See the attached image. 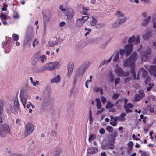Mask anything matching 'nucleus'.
Instances as JSON below:
<instances>
[{
    "label": "nucleus",
    "mask_w": 156,
    "mask_h": 156,
    "mask_svg": "<svg viewBox=\"0 0 156 156\" xmlns=\"http://www.w3.org/2000/svg\"><path fill=\"white\" fill-rule=\"evenodd\" d=\"M36 72L37 73L42 72L45 71L43 68V66H41L40 68L37 67L36 68Z\"/></svg>",
    "instance_id": "e433bc0d"
},
{
    "label": "nucleus",
    "mask_w": 156,
    "mask_h": 156,
    "mask_svg": "<svg viewBox=\"0 0 156 156\" xmlns=\"http://www.w3.org/2000/svg\"><path fill=\"white\" fill-rule=\"evenodd\" d=\"M92 20L91 21L90 24L92 26H94L96 25L97 23V20L95 17L93 16H92Z\"/></svg>",
    "instance_id": "c9c22d12"
},
{
    "label": "nucleus",
    "mask_w": 156,
    "mask_h": 156,
    "mask_svg": "<svg viewBox=\"0 0 156 156\" xmlns=\"http://www.w3.org/2000/svg\"><path fill=\"white\" fill-rule=\"evenodd\" d=\"M121 23L119 21V22H116L113 23L112 26L113 27H119Z\"/></svg>",
    "instance_id": "a18cd8bd"
},
{
    "label": "nucleus",
    "mask_w": 156,
    "mask_h": 156,
    "mask_svg": "<svg viewBox=\"0 0 156 156\" xmlns=\"http://www.w3.org/2000/svg\"><path fill=\"white\" fill-rule=\"evenodd\" d=\"M33 38L32 35H28L27 36V43L30 45L31 44V40Z\"/></svg>",
    "instance_id": "c85d7f7f"
},
{
    "label": "nucleus",
    "mask_w": 156,
    "mask_h": 156,
    "mask_svg": "<svg viewBox=\"0 0 156 156\" xmlns=\"http://www.w3.org/2000/svg\"><path fill=\"white\" fill-rule=\"evenodd\" d=\"M154 84H149V87H147V91H150L151 88L152 87Z\"/></svg>",
    "instance_id": "bf43d9fd"
},
{
    "label": "nucleus",
    "mask_w": 156,
    "mask_h": 156,
    "mask_svg": "<svg viewBox=\"0 0 156 156\" xmlns=\"http://www.w3.org/2000/svg\"><path fill=\"white\" fill-rule=\"evenodd\" d=\"M150 72L153 74L154 76H156V67L154 66H151L149 69Z\"/></svg>",
    "instance_id": "aec40b11"
},
{
    "label": "nucleus",
    "mask_w": 156,
    "mask_h": 156,
    "mask_svg": "<svg viewBox=\"0 0 156 156\" xmlns=\"http://www.w3.org/2000/svg\"><path fill=\"white\" fill-rule=\"evenodd\" d=\"M106 129L109 132H111L113 131V128L112 127L110 126H108L106 128Z\"/></svg>",
    "instance_id": "603ef678"
},
{
    "label": "nucleus",
    "mask_w": 156,
    "mask_h": 156,
    "mask_svg": "<svg viewBox=\"0 0 156 156\" xmlns=\"http://www.w3.org/2000/svg\"><path fill=\"white\" fill-rule=\"evenodd\" d=\"M138 93V94H139L142 98L144 96L145 94L144 91L143 90H140L139 91Z\"/></svg>",
    "instance_id": "8fccbe9b"
},
{
    "label": "nucleus",
    "mask_w": 156,
    "mask_h": 156,
    "mask_svg": "<svg viewBox=\"0 0 156 156\" xmlns=\"http://www.w3.org/2000/svg\"><path fill=\"white\" fill-rule=\"evenodd\" d=\"M133 143L132 141L129 142L128 144V146L129 148L128 152H130L133 148Z\"/></svg>",
    "instance_id": "7c9ffc66"
},
{
    "label": "nucleus",
    "mask_w": 156,
    "mask_h": 156,
    "mask_svg": "<svg viewBox=\"0 0 156 156\" xmlns=\"http://www.w3.org/2000/svg\"><path fill=\"white\" fill-rule=\"evenodd\" d=\"M83 25L82 21L80 18H78L76 20V26L79 27H82Z\"/></svg>",
    "instance_id": "bb28decb"
},
{
    "label": "nucleus",
    "mask_w": 156,
    "mask_h": 156,
    "mask_svg": "<svg viewBox=\"0 0 156 156\" xmlns=\"http://www.w3.org/2000/svg\"><path fill=\"white\" fill-rule=\"evenodd\" d=\"M131 79V78L130 77H128L126 78H125L124 79V81L126 83H127V82L130 81Z\"/></svg>",
    "instance_id": "680f3d73"
},
{
    "label": "nucleus",
    "mask_w": 156,
    "mask_h": 156,
    "mask_svg": "<svg viewBox=\"0 0 156 156\" xmlns=\"http://www.w3.org/2000/svg\"><path fill=\"white\" fill-rule=\"evenodd\" d=\"M96 138V135L94 134H91L90 135L88 139V140L90 142H91L92 140Z\"/></svg>",
    "instance_id": "4c0bfd02"
},
{
    "label": "nucleus",
    "mask_w": 156,
    "mask_h": 156,
    "mask_svg": "<svg viewBox=\"0 0 156 156\" xmlns=\"http://www.w3.org/2000/svg\"><path fill=\"white\" fill-rule=\"evenodd\" d=\"M111 121L110 124L113 126H115L117 124V121L118 120L117 117H114L112 116H110Z\"/></svg>",
    "instance_id": "f3484780"
},
{
    "label": "nucleus",
    "mask_w": 156,
    "mask_h": 156,
    "mask_svg": "<svg viewBox=\"0 0 156 156\" xmlns=\"http://www.w3.org/2000/svg\"><path fill=\"white\" fill-rule=\"evenodd\" d=\"M55 40L53 41H50L49 42L48 45L49 46L52 47L55 46L58 44V41L57 39L55 38Z\"/></svg>",
    "instance_id": "a878e982"
},
{
    "label": "nucleus",
    "mask_w": 156,
    "mask_h": 156,
    "mask_svg": "<svg viewBox=\"0 0 156 156\" xmlns=\"http://www.w3.org/2000/svg\"><path fill=\"white\" fill-rule=\"evenodd\" d=\"M126 19L125 16L118 18L119 21L121 23L124 22L126 20Z\"/></svg>",
    "instance_id": "f704fd0d"
},
{
    "label": "nucleus",
    "mask_w": 156,
    "mask_h": 156,
    "mask_svg": "<svg viewBox=\"0 0 156 156\" xmlns=\"http://www.w3.org/2000/svg\"><path fill=\"white\" fill-rule=\"evenodd\" d=\"M152 21L153 23V27L155 28V32L156 33V13L153 14L152 16Z\"/></svg>",
    "instance_id": "a211bd4d"
},
{
    "label": "nucleus",
    "mask_w": 156,
    "mask_h": 156,
    "mask_svg": "<svg viewBox=\"0 0 156 156\" xmlns=\"http://www.w3.org/2000/svg\"><path fill=\"white\" fill-rule=\"evenodd\" d=\"M98 148L95 147H91L87 149V153L90 154H96L98 152Z\"/></svg>",
    "instance_id": "ddd939ff"
},
{
    "label": "nucleus",
    "mask_w": 156,
    "mask_h": 156,
    "mask_svg": "<svg viewBox=\"0 0 156 156\" xmlns=\"http://www.w3.org/2000/svg\"><path fill=\"white\" fill-rule=\"evenodd\" d=\"M112 56L108 60H105L103 61L101 63L100 65L102 66L105 64H108L109 62L111 61Z\"/></svg>",
    "instance_id": "473e14b6"
},
{
    "label": "nucleus",
    "mask_w": 156,
    "mask_h": 156,
    "mask_svg": "<svg viewBox=\"0 0 156 156\" xmlns=\"http://www.w3.org/2000/svg\"><path fill=\"white\" fill-rule=\"evenodd\" d=\"M107 44L108 43L107 42H105L101 45L100 48H101L102 49H105Z\"/></svg>",
    "instance_id": "864d4df0"
},
{
    "label": "nucleus",
    "mask_w": 156,
    "mask_h": 156,
    "mask_svg": "<svg viewBox=\"0 0 156 156\" xmlns=\"http://www.w3.org/2000/svg\"><path fill=\"white\" fill-rule=\"evenodd\" d=\"M114 106V105L113 104L110 102H108L107 104L106 108L107 109H108L113 107Z\"/></svg>",
    "instance_id": "79ce46f5"
},
{
    "label": "nucleus",
    "mask_w": 156,
    "mask_h": 156,
    "mask_svg": "<svg viewBox=\"0 0 156 156\" xmlns=\"http://www.w3.org/2000/svg\"><path fill=\"white\" fill-rule=\"evenodd\" d=\"M151 53V50H150L148 51H142L141 54V57L142 60L146 61L147 60L148 56Z\"/></svg>",
    "instance_id": "9d476101"
},
{
    "label": "nucleus",
    "mask_w": 156,
    "mask_h": 156,
    "mask_svg": "<svg viewBox=\"0 0 156 156\" xmlns=\"http://www.w3.org/2000/svg\"><path fill=\"white\" fill-rule=\"evenodd\" d=\"M89 18V17L87 16H82V18H80L81 20L82 21L83 23V24L86 20H87Z\"/></svg>",
    "instance_id": "c03bdc74"
},
{
    "label": "nucleus",
    "mask_w": 156,
    "mask_h": 156,
    "mask_svg": "<svg viewBox=\"0 0 156 156\" xmlns=\"http://www.w3.org/2000/svg\"><path fill=\"white\" fill-rule=\"evenodd\" d=\"M148 67L146 66H144L143 67L141 68L139 70L138 73L136 75L135 71V68L133 67L131 68L130 71L132 74V77L134 80H138L139 79V73L142 74L144 77H146L148 74Z\"/></svg>",
    "instance_id": "f257e3e1"
},
{
    "label": "nucleus",
    "mask_w": 156,
    "mask_h": 156,
    "mask_svg": "<svg viewBox=\"0 0 156 156\" xmlns=\"http://www.w3.org/2000/svg\"><path fill=\"white\" fill-rule=\"evenodd\" d=\"M43 66L45 71L46 70L52 71L58 68L60 66L58 62H55L48 63Z\"/></svg>",
    "instance_id": "7ed1b4c3"
},
{
    "label": "nucleus",
    "mask_w": 156,
    "mask_h": 156,
    "mask_svg": "<svg viewBox=\"0 0 156 156\" xmlns=\"http://www.w3.org/2000/svg\"><path fill=\"white\" fill-rule=\"evenodd\" d=\"M61 80V76L59 75H57L53 79H51V82L52 83H58Z\"/></svg>",
    "instance_id": "dca6fc26"
},
{
    "label": "nucleus",
    "mask_w": 156,
    "mask_h": 156,
    "mask_svg": "<svg viewBox=\"0 0 156 156\" xmlns=\"http://www.w3.org/2000/svg\"><path fill=\"white\" fill-rule=\"evenodd\" d=\"M120 80V78L119 77L116 78L115 80V85L119 83Z\"/></svg>",
    "instance_id": "6e6d98bb"
},
{
    "label": "nucleus",
    "mask_w": 156,
    "mask_h": 156,
    "mask_svg": "<svg viewBox=\"0 0 156 156\" xmlns=\"http://www.w3.org/2000/svg\"><path fill=\"white\" fill-rule=\"evenodd\" d=\"M16 123L18 125H20L21 124V122L19 119H18L16 120Z\"/></svg>",
    "instance_id": "774afa93"
},
{
    "label": "nucleus",
    "mask_w": 156,
    "mask_h": 156,
    "mask_svg": "<svg viewBox=\"0 0 156 156\" xmlns=\"http://www.w3.org/2000/svg\"><path fill=\"white\" fill-rule=\"evenodd\" d=\"M101 99L102 103L103 104H105L106 103L107 99L104 96H101Z\"/></svg>",
    "instance_id": "09e8293b"
},
{
    "label": "nucleus",
    "mask_w": 156,
    "mask_h": 156,
    "mask_svg": "<svg viewBox=\"0 0 156 156\" xmlns=\"http://www.w3.org/2000/svg\"><path fill=\"white\" fill-rule=\"evenodd\" d=\"M119 54L117 53L114 56L113 58V60L114 62H115L118 61L119 58Z\"/></svg>",
    "instance_id": "2f4dec72"
},
{
    "label": "nucleus",
    "mask_w": 156,
    "mask_h": 156,
    "mask_svg": "<svg viewBox=\"0 0 156 156\" xmlns=\"http://www.w3.org/2000/svg\"><path fill=\"white\" fill-rule=\"evenodd\" d=\"M5 133L10 134L9 126L5 124L0 125V135L4 136Z\"/></svg>",
    "instance_id": "39448f33"
},
{
    "label": "nucleus",
    "mask_w": 156,
    "mask_h": 156,
    "mask_svg": "<svg viewBox=\"0 0 156 156\" xmlns=\"http://www.w3.org/2000/svg\"><path fill=\"white\" fill-rule=\"evenodd\" d=\"M142 98L140 96L139 94H136L134 95V99L132 100V102H137L140 101Z\"/></svg>",
    "instance_id": "393cba45"
},
{
    "label": "nucleus",
    "mask_w": 156,
    "mask_h": 156,
    "mask_svg": "<svg viewBox=\"0 0 156 156\" xmlns=\"http://www.w3.org/2000/svg\"><path fill=\"white\" fill-rule=\"evenodd\" d=\"M89 118L90 123H91L93 120V119L92 117V112L91 110H90L89 111Z\"/></svg>",
    "instance_id": "de8ad7c7"
},
{
    "label": "nucleus",
    "mask_w": 156,
    "mask_h": 156,
    "mask_svg": "<svg viewBox=\"0 0 156 156\" xmlns=\"http://www.w3.org/2000/svg\"><path fill=\"white\" fill-rule=\"evenodd\" d=\"M3 105L4 104L3 101L1 100H0V115L2 114L3 111Z\"/></svg>",
    "instance_id": "72a5a7b5"
},
{
    "label": "nucleus",
    "mask_w": 156,
    "mask_h": 156,
    "mask_svg": "<svg viewBox=\"0 0 156 156\" xmlns=\"http://www.w3.org/2000/svg\"><path fill=\"white\" fill-rule=\"evenodd\" d=\"M66 24V23L65 22L62 21L60 23L59 25L61 27H62L65 26Z\"/></svg>",
    "instance_id": "69168bd1"
},
{
    "label": "nucleus",
    "mask_w": 156,
    "mask_h": 156,
    "mask_svg": "<svg viewBox=\"0 0 156 156\" xmlns=\"http://www.w3.org/2000/svg\"><path fill=\"white\" fill-rule=\"evenodd\" d=\"M114 72L116 75L119 76L126 77L129 76L130 74L129 71L124 72L118 64L116 65L115 68L114 69Z\"/></svg>",
    "instance_id": "f03ea898"
},
{
    "label": "nucleus",
    "mask_w": 156,
    "mask_h": 156,
    "mask_svg": "<svg viewBox=\"0 0 156 156\" xmlns=\"http://www.w3.org/2000/svg\"><path fill=\"white\" fill-rule=\"evenodd\" d=\"M19 15L17 12L14 13L13 16V18L16 19H18L19 18Z\"/></svg>",
    "instance_id": "4d7b16f0"
},
{
    "label": "nucleus",
    "mask_w": 156,
    "mask_h": 156,
    "mask_svg": "<svg viewBox=\"0 0 156 156\" xmlns=\"http://www.w3.org/2000/svg\"><path fill=\"white\" fill-rule=\"evenodd\" d=\"M151 80L150 79L149 77H147L145 80V83L146 84H147L148 83H149Z\"/></svg>",
    "instance_id": "e2e57ef3"
},
{
    "label": "nucleus",
    "mask_w": 156,
    "mask_h": 156,
    "mask_svg": "<svg viewBox=\"0 0 156 156\" xmlns=\"http://www.w3.org/2000/svg\"><path fill=\"white\" fill-rule=\"evenodd\" d=\"M19 35L17 34L14 33L12 35V38L15 41H17L19 39Z\"/></svg>",
    "instance_id": "ea45409f"
},
{
    "label": "nucleus",
    "mask_w": 156,
    "mask_h": 156,
    "mask_svg": "<svg viewBox=\"0 0 156 156\" xmlns=\"http://www.w3.org/2000/svg\"><path fill=\"white\" fill-rule=\"evenodd\" d=\"M38 42L37 41L36 39H35L33 42V46L34 47L36 45H38Z\"/></svg>",
    "instance_id": "3c124183"
},
{
    "label": "nucleus",
    "mask_w": 156,
    "mask_h": 156,
    "mask_svg": "<svg viewBox=\"0 0 156 156\" xmlns=\"http://www.w3.org/2000/svg\"><path fill=\"white\" fill-rule=\"evenodd\" d=\"M32 84L34 86H36V85H40V82L39 81L36 80L35 82H33Z\"/></svg>",
    "instance_id": "052dcab7"
},
{
    "label": "nucleus",
    "mask_w": 156,
    "mask_h": 156,
    "mask_svg": "<svg viewBox=\"0 0 156 156\" xmlns=\"http://www.w3.org/2000/svg\"><path fill=\"white\" fill-rule=\"evenodd\" d=\"M30 61H31L32 64L33 66H35L36 63V61H35V60H34L33 59H31L30 60Z\"/></svg>",
    "instance_id": "338daca9"
},
{
    "label": "nucleus",
    "mask_w": 156,
    "mask_h": 156,
    "mask_svg": "<svg viewBox=\"0 0 156 156\" xmlns=\"http://www.w3.org/2000/svg\"><path fill=\"white\" fill-rule=\"evenodd\" d=\"M123 66L125 67H130L135 68L134 63L133 61L130 58L125 61L123 63Z\"/></svg>",
    "instance_id": "1a4fd4ad"
},
{
    "label": "nucleus",
    "mask_w": 156,
    "mask_h": 156,
    "mask_svg": "<svg viewBox=\"0 0 156 156\" xmlns=\"http://www.w3.org/2000/svg\"><path fill=\"white\" fill-rule=\"evenodd\" d=\"M119 94H114L112 97V99L113 100H115L118 98Z\"/></svg>",
    "instance_id": "49530a36"
},
{
    "label": "nucleus",
    "mask_w": 156,
    "mask_h": 156,
    "mask_svg": "<svg viewBox=\"0 0 156 156\" xmlns=\"http://www.w3.org/2000/svg\"><path fill=\"white\" fill-rule=\"evenodd\" d=\"M151 19V16H148L143 20L141 23V25L143 26L147 25L149 23Z\"/></svg>",
    "instance_id": "6ab92c4d"
},
{
    "label": "nucleus",
    "mask_w": 156,
    "mask_h": 156,
    "mask_svg": "<svg viewBox=\"0 0 156 156\" xmlns=\"http://www.w3.org/2000/svg\"><path fill=\"white\" fill-rule=\"evenodd\" d=\"M82 9L83 11V14L86 15H88L87 11L88 10V9L84 7H83Z\"/></svg>",
    "instance_id": "13d9d810"
},
{
    "label": "nucleus",
    "mask_w": 156,
    "mask_h": 156,
    "mask_svg": "<svg viewBox=\"0 0 156 156\" xmlns=\"http://www.w3.org/2000/svg\"><path fill=\"white\" fill-rule=\"evenodd\" d=\"M39 59L42 63H43L46 60L47 58L45 55H43L40 57Z\"/></svg>",
    "instance_id": "58836bf2"
},
{
    "label": "nucleus",
    "mask_w": 156,
    "mask_h": 156,
    "mask_svg": "<svg viewBox=\"0 0 156 156\" xmlns=\"http://www.w3.org/2000/svg\"><path fill=\"white\" fill-rule=\"evenodd\" d=\"M117 15L118 18L124 16L122 12L119 11H117Z\"/></svg>",
    "instance_id": "a19ab883"
},
{
    "label": "nucleus",
    "mask_w": 156,
    "mask_h": 156,
    "mask_svg": "<svg viewBox=\"0 0 156 156\" xmlns=\"http://www.w3.org/2000/svg\"><path fill=\"white\" fill-rule=\"evenodd\" d=\"M67 16L68 18L71 19L74 15V13L73 10L72 9H69L67 11Z\"/></svg>",
    "instance_id": "412c9836"
},
{
    "label": "nucleus",
    "mask_w": 156,
    "mask_h": 156,
    "mask_svg": "<svg viewBox=\"0 0 156 156\" xmlns=\"http://www.w3.org/2000/svg\"><path fill=\"white\" fill-rule=\"evenodd\" d=\"M139 37L140 36L138 35H136V36L133 35L129 39L128 42L129 43H131L135 41V44H138L140 42Z\"/></svg>",
    "instance_id": "6e6552de"
},
{
    "label": "nucleus",
    "mask_w": 156,
    "mask_h": 156,
    "mask_svg": "<svg viewBox=\"0 0 156 156\" xmlns=\"http://www.w3.org/2000/svg\"><path fill=\"white\" fill-rule=\"evenodd\" d=\"M34 127L31 123H27L25 126V136H27L31 134L34 131Z\"/></svg>",
    "instance_id": "423d86ee"
},
{
    "label": "nucleus",
    "mask_w": 156,
    "mask_h": 156,
    "mask_svg": "<svg viewBox=\"0 0 156 156\" xmlns=\"http://www.w3.org/2000/svg\"><path fill=\"white\" fill-rule=\"evenodd\" d=\"M151 36V34L150 33H148L143 35V38L144 40H147L150 38Z\"/></svg>",
    "instance_id": "c756f323"
},
{
    "label": "nucleus",
    "mask_w": 156,
    "mask_h": 156,
    "mask_svg": "<svg viewBox=\"0 0 156 156\" xmlns=\"http://www.w3.org/2000/svg\"><path fill=\"white\" fill-rule=\"evenodd\" d=\"M20 108V104L18 100L16 99L14 100V105L12 107V106H9L8 107L7 110L9 112H17Z\"/></svg>",
    "instance_id": "20e7f679"
},
{
    "label": "nucleus",
    "mask_w": 156,
    "mask_h": 156,
    "mask_svg": "<svg viewBox=\"0 0 156 156\" xmlns=\"http://www.w3.org/2000/svg\"><path fill=\"white\" fill-rule=\"evenodd\" d=\"M133 106V105L132 104L128 103L126 105H124V108L126 110V113H130L132 112L130 109Z\"/></svg>",
    "instance_id": "2eb2a0df"
},
{
    "label": "nucleus",
    "mask_w": 156,
    "mask_h": 156,
    "mask_svg": "<svg viewBox=\"0 0 156 156\" xmlns=\"http://www.w3.org/2000/svg\"><path fill=\"white\" fill-rule=\"evenodd\" d=\"M126 52V51L125 50L123 49H121L119 50V53L121 56L120 57L122 58L124 53Z\"/></svg>",
    "instance_id": "37998d69"
},
{
    "label": "nucleus",
    "mask_w": 156,
    "mask_h": 156,
    "mask_svg": "<svg viewBox=\"0 0 156 156\" xmlns=\"http://www.w3.org/2000/svg\"><path fill=\"white\" fill-rule=\"evenodd\" d=\"M27 96L26 94H21L20 95L21 101L24 108H25V106L27 103Z\"/></svg>",
    "instance_id": "4468645a"
},
{
    "label": "nucleus",
    "mask_w": 156,
    "mask_h": 156,
    "mask_svg": "<svg viewBox=\"0 0 156 156\" xmlns=\"http://www.w3.org/2000/svg\"><path fill=\"white\" fill-rule=\"evenodd\" d=\"M74 66L73 63L72 62H70L68 64V72L67 76L69 78L71 76L73 70Z\"/></svg>",
    "instance_id": "9b49d317"
},
{
    "label": "nucleus",
    "mask_w": 156,
    "mask_h": 156,
    "mask_svg": "<svg viewBox=\"0 0 156 156\" xmlns=\"http://www.w3.org/2000/svg\"><path fill=\"white\" fill-rule=\"evenodd\" d=\"M132 44H129L125 46V50L126 51V56H128L130 54L132 50Z\"/></svg>",
    "instance_id": "f8f14e48"
},
{
    "label": "nucleus",
    "mask_w": 156,
    "mask_h": 156,
    "mask_svg": "<svg viewBox=\"0 0 156 156\" xmlns=\"http://www.w3.org/2000/svg\"><path fill=\"white\" fill-rule=\"evenodd\" d=\"M85 70L82 67H80L77 70L76 74L78 75H82Z\"/></svg>",
    "instance_id": "5701e85b"
},
{
    "label": "nucleus",
    "mask_w": 156,
    "mask_h": 156,
    "mask_svg": "<svg viewBox=\"0 0 156 156\" xmlns=\"http://www.w3.org/2000/svg\"><path fill=\"white\" fill-rule=\"evenodd\" d=\"M59 8L62 11L65 12L66 10V9L63 8V6L62 5H60Z\"/></svg>",
    "instance_id": "0e129e2a"
},
{
    "label": "nucleus",
    "mask_w": 156,
    "mask_h": 156,
    "mask_svg": "<svg viewBox=\"0 0 156 156\" xmlns=\"http://www.w3.org/2000/svg\"><path fill=\"white\" fill-rule=\"evenodd\" d=\"M126 115V114L124 113L121 114L120 115L119 117H117L118 120L120 121H124L125 120V117Z\"/></svg>",
    "instance_id": "4be33fe9"
},
{
    "label": "nucleus",
    "mask_w": 156,
    "mask_h": 156,
    "mask_svg": "<svg viewBox=\"0 0 156 156\" xmlns=\"http://www.w3.org/2000/svg\"><path fill=\"white\" fill-rule=\"evenodd\" d=\"M2 20H5L7 18V16L5 14H2L0 15Z\"/></svg>",
    "instance_id": "5fc2aeb1"
},
{
    "label": "nucleus",
    "mask_w": 156,
    "mask_h": 156,
    "mask_svg": "<svg viewBox=\"0 0 156 156\" xmlns=\"http://www.w3.org/2000/svg\"><path fill=\"white\" fill-rule=\"evenodd\" d=\"M108 79L111 83L113 82L114 81V76L112 72H110L108 74Z\"/></svg>",
    "instance_id": "b1692460"
},
{
    "label": "nucleus",
    "mask_w": 156,
    "mask_h": 156,
    "mask_svg": "<svg viewBox=\"0 0 156 156\" xmlns=\"http://www.w3.org/2000/svg\"><path fill=\"white\" fill-rule=\"evenodd\" d=\"M95 102L96 104V106L98 109L97 111L96 114H101L104 111L105 109L103 108H102L101 102L99 98H96Z\"/></svg>",
    "instance_id": "0eeeda50"
},
{
    "label": "nucleus",
    "mask_w": 156,
    "mask_h": 156,
    "mask_svg": "<svg viewBox=\"0 0 156 156\" xmlns=\"http://www.w3.org/2000/svg\"><path fill=\"white\" fill-rule=\"evenodd\" d=\"M130 58L134 63V62L137 59V56L136 53L135 52L133 53L131 55Z\"/></svg>",
    "instance_id": "cd10ccee"
}]
</instances>
